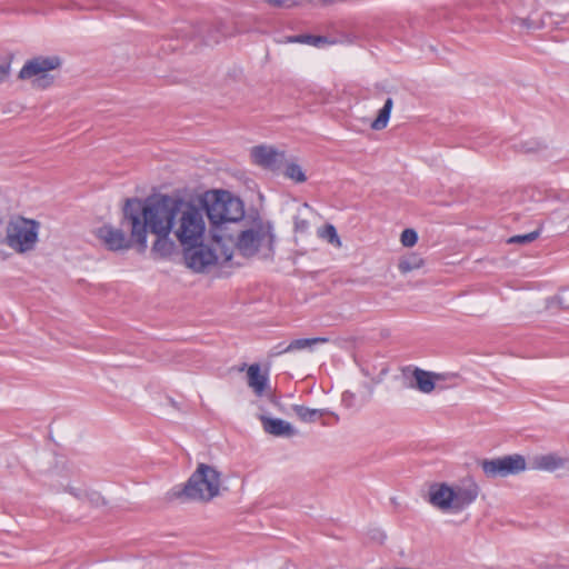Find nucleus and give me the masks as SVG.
<instances>
[{"label":"nucleus","instance_id":"29","mask_svg":"<svg viewBox=\"0 0 569 569\" xmlns=\"http://www.w3.org/2000/svg\"><path fill=\"white\" fill-rule=\"evenodd\" d=\"M557 310H561L560 309V299H559L558 293L547 297L543 300V307H542L541 311H557Z\"/></svg>","mask_w":569,"mask_h":569},{"label":"nucleus","instance_id":"17","mask_svg":"<svg viewBox=\"0 0 569 569\" xmlns=\"http://www.w3.org/2000/svg\"><path fill=\"white\" fill-rule=\"evenodd\" d=\"M197 37L204 39L207 43L217 42L220 38L230 36L223 21L212 23L198 22L193 26Z\"/></svg>","mask_w":569,"mask_h":569},{"label":"nucleus","instance_id":"16","mask_svg":"<svg viewBox=\"0 0 569 569\" xmlns=\"http://www.w3.org/2000/svg\"><path fill=\"white\" fill-rule=\"evenodd\" d=\"M171 233H173L174 238L178 239V230L162 231L153 234L156 240L152 244L151 252L154 258L169 259L176 254L177 244L176 241L170 238Z\"/></svg>","mask_w":569,"mask_h":569},{"label":"nucleus","instance_id":"5","mask_svg":"<svg viewBox=\"0 0 569 569\" xmlns=\"http://www.w3.org/2000/svg\"><path fill=\"white\" fill-rule=\"evenodd\" d=\"M479 487L472 481L461 483L432 482L428 487V502L445 513H459L478 497Z\"/></svg>","mask_w":569,"mask_h":569},{"label":"nucleus","instance_id":"18","mask_svg":"<svg viewBox=\"0 0 569 569\" xmlns=\"http://www.w3.org/2000/svg\"><path fill=\"white\" fill-rule=\"evenodd\" d=\"M259 419L262 422L263 430L269 435L276 437H291L296 433L293 427L282 419L270 418L264 413H260Z\"/></svg>","mask_w":569,"mask_h":569},{"label":"nucleus","instance_id":"25","mask_svg":"<svg viewBox=\"0 0 569 569\" xmlns=\"http://www.w3.org/2000/svg\"><path fill=\"white\" fill-rule=\"evenodd\" d=\"M292 410L298 418L305 422H313L317 418L322 416V411L318 409H310L298 405L293 406Z\"/></svg>","mask_w":569,"mask_h":569},{"label":"nucleus","instance_id":"10","mask_svg":"<svg viewBox=\"0 0 569 569\" xmlns=\"http://www.w3.org/2000/svg\"><path fill=\"white\" fill-rule=\"evenodd\" d=\"M483 473L488 478L518 475L527 469V462L521 455L505 456L496 459H485L480 462Z\"/></svg>","mask_w":569,"mask_h":569},{"label":"nucleus","instance_id":"38","mask_svg":"<svg viewBox=\"0 0 569 569\" xmlns=\"http://www.w3.org/2000/svg\"><path fill=\"white\" fill-rule=\"evenodd\" d=\"M385 539H386L385 533H382V532H378V541H379L380 543H382Z\"/></svg>","mask_w":569,"mask_h":569},{"label":"nucleus","instance_id":"1","mask_svg":"<svg viewBox=\"0 0 569 569\" xmlns=\"http://www.w3.org/2000/svg\"><path fill=\"white\" fill-rule=\"evenodd\" d=\"M178 214V196L154 192L144 199L128 198L122 208V222L131 227L138 251L148 247V233L172 231Z\"/></svg>","mask_w":569,"mask_h":569},{"label":"nucleus","instance_id":"14","mask_svg":"<svg viewBox=\"0 0 569 569\" xmlns=\"http://www.w3.org/2000/svg\"><path fill=\"white\" fill-rule=\"evenodd\" d=\"M250 158L254 164L276 171L284 162V151L278 150L273 146L260 144L250 149Z\"/></svg>","mask_w":569,"mask_h":569},{"label":"nucleus","instance_id":"22","mask_svg":"<svg viewBox=\"0 0 569 569\" xmlns=\"http://www.w3.org/2000/svg\"><path fill=\"white\" fill-rule=\"evenodd\" d=\"M329 339L326 337L296 339L291 341L281 352L311 349L316 345L327 343Z\"/></svg>","mask_w":569,"mask_h":569},{"label":"nucleus","instance_id":"15","mask_svg":"<svg viewBox=\"0 0 569 569\" xmlns=\"http://www.w3.org/2000/svg\"><path fill=\"white\" fill-rule=\"evenodd\" d=\"M247 385L257 397L273 399L268 375L261 371L258 363L250 365L247 368Z\"/></svg>","mask_w":569,"mask_h":569},{"label":"nucleus","instance_id":"31","mask_svg":"<svg viewBox=\"0 0 569 569\" xmlns=\"http://www.w3.org/2000/svg\"><path fill=\"white\" fill-rule=\"evenodd\" d=\"M301 43H308L312 46H320L323 43H331L327 38L321 36H309V34H301Z\"/></svg>","mask_w":569,"mask_h":569},{"label":"nucleus","instance_id":"3","mask_svg":"<svg viewBox=\"0 0 569 569\" xmlns=\"http://www.w3.org/2000/svg\"><path fill=\"white\" fill-rule=\"evenodd\" d=\"M226 242L232 243V254L237 249L244 258L268 260L274 254V227L259 214H248L239 224L237 237L232 233Z\"/></svg>","mask_w":569,"mask_h":569},{"label":"nucleus","instance_id":"27","mask_svg":"<svg viewBox=\"0 0 569 569\" xmlns=\"http://www.w3.org/2000/svg\"><path fill=\"white\" fill-rule=\"evenodd\" d=\"M400 242L406 248H411L418 242V233L415 229L408 228L401 232Z\"/></svg>","mask_w":569,"mask_h":569},{"label":"nucleus","instance_id":"21","mask_svg":"<svg viewBox=\"0 0 569 569\" xmlns=\"http://www.w3.org/2000/svg\"><path fill=\"white\" fill-rule=\"evenodd\" d=\"M284 164L283 168V176L292 180L296 183H303L307 181V174L302 167L295 160H288L282 163Z\"/></svg>","mask_w":569,"mask_h":569},{"label":"nucleus","instance_id":"8","mask_svg":"<svg viewBox=\"0 0 569 569\" xmlns=\"http://www.w3.org/2000/svg\"><path fill=\"white\" fill-rule=\"evenodd\" d=\"M40 223L21 216L12 217L6 224L7 246L16 253L33 251L38 243Z\"/></svg>","mask_w":569,"mask_h":569},{"label":"nucleus","instance_id":"28","mask_svg":"<svg viewBox=\"0 0 569 569\" xmlns=\"http://www.w3.org/2000/svg\"><path fill=\"white\" fill-rule=\"evenodd\" d=\"M72 495H74L76 497L80 498V499H86L88 500L90 503H92L93 506H99L101 503H103V498L101 497V495L97 491H83V492H73V491H70Z\"/></svg>","mask_w":569,"mask_h":569},{"label":"nucleus","instance_id":"12","mask_svg":"<svg viewBox=\"0 0 569 569\" xmlns=\"http://www.w3.org/2000/svg\"><path fill=\"white\" fill-rule=\"evenodd\" d=\"M96 236L110 251H126L137 247L131 234L128 237L122 229L112 224L101 226L96 230Z\"/></svg>","mask_w":569,"mask_h":569},{"label":"nucleus","instance_id":"34","mask_svg":"<svg viewBox=\"0 0 569 569\" xmlns=\"http://www.w3.org/2000/svg\"><path fill=\"white\" fill-rule=\"evenodd\" d=\"M11 72V64L10 62H4L0 64V83H3L8 80Z\"/></svg>","mask_w":569,"mask_h":569},{"label":"nucleus","instance_id":"20","mask_svg":"<svg viewBox=\"0 0 569 569\" xmlns=\"http://www.w3.org/2000/svg\"><path fill=\"white\" fill-rule=\"evenodd\" d=\"M317 236L336 249H340L342 247V241L338 234V231L331 223H326L319 227L317 229Z\"/></svg>","mask_w":569,"mask_h":569},{"label":"nucleus","instance_id":"36","mask_svg":"<svg viewBox=\"0 0 569 569\" xmlns=\"http://www.w3.org/2000/svg\"><path fill=\"white\" fill-rule=\"evenodd\" d=\"M2 244H7V233L2 234L0 232V247ZM6 258H7V254L3 252V250L0 249V259H6Z\"/></svg>","mask_w":569,"mask_h":569},{"label":"nucleus","instance_id":"32","mask_svg":"<svg viewBox=\"0 0 569 569\" xmlns=\"http://www.w3.org/2000/svg\"><path fill=\"white\" fill-rule=\"evenodd\" d=\"M269 6L277 7V8H284V9H292L297 6H299V2L296 0H263Z\"/></svg>","mask_w":569,"mask_h":569},{"label":"nucleus","instance_id":"11","mask_svg":"<svg viewBox=\"0 0 569 569\" xmlns=\"http://www.w3.org/2000/svg\"><path fill=\"white\" fill-rule=\"evenodd\" d=\"M403 372L407 378V387L425 395L433 392L439 383L446 380V376L442 373L418 367L407 368Z\"/></svg>","mask_w":569,"mask_h":569},{"label":"nucleus","instance_id":"26","mask_svg":"<svg viewBox=\"0 0 569 569\" xmlns=\"http://www.w3.org/2000/svg\"><path fill=\"white\" fill-rule=\"evenodd\" d=\"M546 144L537 139H528L522 141L519 146V149L525 153H538L546 149Z\"/></svg>","mask_w":569,"mask_h":569},{"label":"nucleus","instance_id":"23","mask_svg":"<svg viewBox=\"0 0 569 569\" xmlns=\"http://www.w3.org/2000/svg\"><path fill=\"white\" fill-rule=\"evenodd\" d=\"M392 107L393 101L391 98H388L385 102V106L379 110L377 118L371 123V128L373 130H382L387 127Z\"/></svg>","mask_w":569,"mask_h":569},{"label":"nucleus","instance_id":"35","mask_svg":"<svg viewBox=\"0 0 569 569\" xmlns=\"http://www.w3.org/2000/svg\"><path fill=\"white\" fill-rule=\"evenodd\" d=\"M280 43H301V34L300 36H288L283 40H279Z\"/></svg>","mask_w":569,"mask_h":569},{"label":"nucleus","instance_id":"2","mask_svg":"<svg viewBox=\"0 0 569 569\" xmlns=\"http://www.w3.org/2000/svg\"><path fill=\"white\" fill-rule=\"evenodd\" d=\"M204 210L210 223L209 234L214 242L227 241L238 226L247 217L242 200L232 192L214 189L201 192Z\"/></svg>","mask_w":569,"mask_h":569},{"label":"nucleus","instance_id":"37","mask_svg":"<svg viewBox=\"0 0 569 569\" xmlns=\"http://www.w3.org/2000/svg\"><path fill=\"white\" fill-rule=\"evenodd\" d=\"M176 497H178V491H176L174 489L170 490L167 496H166V499L168 501H173L176 499Z\"/></svg>","mask_w":569,"mask_h":569},{"label":"nucleus","instance_id":"7","mask_svg":"<svg viewBox=\"0 0 569 569\" xmlns=\"http://www.w3.org/2000/svg\"><path fill=\"white\" fill-rule=\"evenodd\" d=\"M226 490L221 472L213 466L199 463L180 496L190 501L209 503Z\"/></svg>","mask_w":569,"mask_h":569},{"label":"nucleus","instance_id":"9","mask_svg":"<svg viewBox=\"0 0 569 569\" xmlns=\"http://www.w3.org/2000/svg\"><path fill=\"white\" fill-rule=\"evenodd\" d=\"M61 66L62 58L60 56H37L26 61L18 73V79L31 81L36 88L46 89L54 81L50 72L59 70Z\"/></svg>","mask_w":569,"mask_h":569},{"label":"nucleus","instance_id":"30","mask_svg":"<svg viewBox=\"0 0 569 569\" xmlns=\"http://www.w3.org/2000/svg\"><path fill=\"white\" fill-rule=\"evenodd\" d=\"M538 236H539L538 231H532V232L521 234V236H513L508 240V242L525 244V243L532 242L533 240H536L538 238Z\"/></svg>","mask_w":569,"mask_h":569},{"label":"nucleus","instance_id":"24","mask_svg":"<svg viewBox=\"0 0 569 569\" xmlns=\"http://www.w3.org/2000/svg\"><path fill=\"white\" fill-rule=\"evenodd\" d=\"M311 211V207L305 202L301 208L298 210V214L293 220V231L296 233H305L309 229V219L307 217V212Z\"/></svg>","mask_w":569,"mask_h":569},{"label":"nucleus","instance_id":"6","mask_svg":"<svg viewBox=\"0 0 569 569\" xmlns=\"http://www.w3.org/2000/svg\"><path fill=\"white\" fill-rule=\"evenodd\" d=\"M186 266L194 272H209L214 267L223 266L232 259V243L204 241L180 246Z\"/></svg>","mask_w":569,"mask_h":569},{"label":"nucleus","instance_id":"13","mask_svg":"<svg viewBox=\"0 0 569 569\" xmlns=\"http://www.w3.org/2000/svg\"><path fill=\"white\" fill-rule=\"evenodd\" d=\"M529 468L545 472H569V457L558 452L535 455L529 460Z\"/></svg>","mask_w":569,"mask_h":569},{"label":"nucleus","instance_id":"4","mask_svg":"<svg viewBox=\"0 0 569 569\" xmlns=\"http://www.w3.org/2000/svg\"><path fill=\"white\" fill-rule=\"evenodd\" d=\"M207 219L201 191L183 190L180 194V246L206 241Z\"/></svg>","mask_w":569,"mask_h":569},{"label":"nucleus","instance_id":"19","mask_svg":"<svg viewBox=\"0 0 569 569\" xmlns=\"http://www.w3.org/2000/svg\"><path fill=\"white\" fill-rule=\"evenodd\" d=\"M423 264V258L419 253L411 252L400 258L398 269L401 273L406 274L422 268Z\"/></svg>","mask_w":569,"mask_h":569},{"label":"nucleus","instance_id":"33","mask_svg":"<svg viewBox=\"0 0 569 569\" xmlns=\"http://www.w3.org/2000/svg\"><path fill=\"white\" fill-rule=\"evenodd\" d=\"M560 299V309L568 310L569 309V287L560 290L558 292Z\"/></svg>","mask_w":569,"mask_h":569}]
</instances>
